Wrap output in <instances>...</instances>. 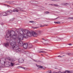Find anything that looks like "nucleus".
Masks as SVG:
<instances>
[{"instance_id":"obj_1","label":"nucleus","mask_w":73,"mask_h":73,"mask_svg":"<svg viewBox=\"0 0 73 73\" xmlns=\"http://www.w3.org/2000/svg\"><path fill=\"white\" fill-rule=\"evenodd\" d=\"M41 32V31H35L30 32L28 30H24V33L28 34L27 35L25 34L24 35H19V38L20 40H23V38H27L29 37H31L32 36H33V37H37L38 36L40 35Z\"/></svg>"},{"instance_id":"obj_2","label":"nucleus","mask_w":73,"mask_h":73,"mask_svg":"<svg viewBox=\"0 0 73 73\" xmlns=\"http://www.w3.org/2000/svg\"><path fill=\"white\" fill-rule=\"evenodd\" d=\"M10 45L11 46V47L12 49L15 50L16 52H18L19 53L21 52V49L19 48V45L16 44V40L13 41L11 42V41L10 42Z\"/></svg>"},{"instance_id":"obj_3","label":"nucleus","mask_w":73,"mask_h":73,"mask_svg":"<svg viewBox=\"0 0 73 73\" xmlns=\"http://www.w3.org/2000/svg\"><path fill=\"white\" fill-rule=\"evenodd\" d=\"M12 32H14V34H13L12 35V34H11V32L8 31L7 32L8 34H7L5 37L6 38H7H7H9V36H8V34H9V36L10 37L12 41H16V40L17 39V33H16L13 30H12Z\"/></svg>"},{"instance_id":"obj_4","label":"nucleus","mask_w":73,"mask_h":73,"mask_svg":"<svg viewBox=\"0 0 73 73\" xmlns=\"http://www.w3.org/2000/svg\"><path fill=\"white\" fill-rule=\"evenodd\" d=\"M14 12H19V11H23L25 12V11H23L24 10L23 8H21L20 7H17L16 8L14 9L13 10Z\"/></svg>"},{"instance_id":"obj_5","label":"nucleus","mask_w":73,"mask_h":73,"mask_svg":"<svg viewBox=\"0 0 73 73\" xmlns=\"http://www.w3.org/2000/svg\"><path fill=\"white\" fill-rule=\"evenodd\" d=\"M19 35L18 37H17V38H18V39H19L17 40V42L18 44V45H19L21 46H23V42L20 41V40H21L19 38Z\"/></svg>"},{"instance_id":"obj_6","label":"nucleus","mask_w":73,"mask_h":73,"mask_svg":"<svg viewBox=\"0 0 73 73\" xmlns=\"http://www.w3.org/2000/svg\"><path fill=\"white\" fill-rule=\"evenodd\" d=\"M12 12H14L13 11V10H9V11H7L6 12V13H5V14H7V15H3V16H8V15H10V14H11V13H12Z\"/></svg>"},{"instance_id":"obj_7","label":"nucleus","mask_w":73,"mask_h":73,"mask_svg":"<svg viewBox=\"0 0 73 73\" xmlns=\"http://www.w3.org/2000/svg\"><path fill=\"white\" fill-rule=\"evenodd\" d=\"M19 32L20 34H21V35H24V29H21L20 30H19Z\"/></svg>"},{"instance_id":"obj_8","label":"nucleus","mask_w":73,"mask_h":73,"mask_svg":"<svg viewBox=\"0 0 73 73\" xmlns=\"http://www.w3.org/2000/svg\"><path fill=\"white\" fill-rule=\"evenodd\" d=\"M18 61L19 63H23L24 61V60L23 58H21L18 59Z\"/></svg>"},{"instance_id":"obj_9","label":"nucleus","mask_w":73,"mask_h":73,"mask_svg":"<svg viewBox=\"0 0 73 73\" xmlns=\"http://www.w3.org/2000/svg\"><path fill=\"white\" fill-rule=\"evenodd\" d=\"M23 47L25 49H27L28 47V43H25L23 45Z\"/></svg>"},{"instance_id":"obj_10","label":"nucleus","mask_w":73,"mask_h":73,"mask_svg":"<svg viewBox=\"0 0 73 73\" xmlns=\"http://www.w3.org/2000/svg\"><path fill=\"white\" fill-rule=\"evenodd\" d=\"M53 39L54 40H58V39H59L60 38H59L57 36H53Z\"/></svg>"},{"instance_id":"obj_11","label":"nucleus","mask_w":73,"mask_h":73,"mask_svg":"<svg viewBox=\"0 0 73 73\" xmlns=\"http://www.w3.org/2000/svg\"><path fill=\"white\" fill-rule=\"evenodd\" d=\"M50 5L52 6H55V7H58L59 6V5L55 4H50Z\"/></svg>"},{"instance_id":"obj_12","label":"nucleus","mask_w":73,"mask_h":73,"mask_svg":"<svg viewBox=\"0 0 73 73\" xmlns=\"http://www.w3.org/2000/svg\"><path fill=\"white\" fill-rule=\"evenodd\" d=\"M62 5H69V3H64L62 4Z\"/></svg>"},{"instance_id":"obj_13","label":"nucleus","mask_w":73,"mask_h":73,"mask_svg":"<svg viewBox=\"0 0 73 73\" xmlns=\"http://www.w3.org/2000/svg\"><path fill=\"white\" fill-rule=\"evenodd\" d=\"M5 45L6 47H7L9 46V43L7 42L5 44Z\"/></svg>"},{"instance_id":"obj_14","label":"nucleus","mask_w":73,"mask_h":73,"mask_svg":"<svg viewBox=\"0 0 73 73\" xmlns=\"http://www.w3.org/2000/svg\"><path fill=\"white\" fill-rule=\"evenodd\" d=\"M36 66L38 67V68H42L43 66L40 65H38L37 64H36Z\"/></svg>"},{"instance_id":"obj_15","label":"nucleus","mask_w":73,"mask_h":73,"mask_svg":"<svg viewBox=\"0 0 73 73\" xmlns=\"http://www.w3.org/2000/svg\"><path fill=\"white\" fill-rule=\"evenodd\" d=\"M4 14H5V13L4 12H3L2 13H0V16H2L3 15H4Z\"/></svg>"},{"instance_id":"obj_16","label":"nucleus","mask_w":73,"mask_h":73,"mask_svg":"<svg viewBox=\"0 0 73 73\" xmlns=\"http://www.w3.org/2000/svg\"><path fill=\"white\" fill-rule=\"evenodd\" d=\"M29 46L30 48H32V45L31 44H30L29 45Z\"/></svg>"},{"instance_id":"obj_17","label":"nucleus","mask_w":73,"mask_h":73,"mask_svg":"<svg viewBox=\"0 0 73 73\" xmlns=\"http://www.w3.org/2000/svg\"><path fill=\"white\" fill-rule=\"evenodd\" d=\"M54 23H55V24H60V22L57 21V22H54Z\"/></svg>"},{"instance_id":"obj_18","label":"nucleus","mask_w":73,"mask_h":73,"mask_svg":"<svg viewBox=\"0 0 73 73\" xmlns=\"http://www.w3.org/2000/svg\"><path fill=\"white\" fill-rule=\"evenodd\" d=\"M7 59L8 60H9V61H13V60H12V59H11V58H10L9 57L7 58Z\"/></svg>"},{"instance_id":"obj_19","label":"nucleus","mask_w":73,"mask_h":73,"mask_svg":"<svg viewBox=\"0 0 73 73\" xmlns=\"http://www.w3.org/2000/svg\"><path fill=\"white\" fill-rule=\"evenodd\" d=\"M42 53H44V54H45V53H46L47 52L46 51H42Z\"/></svg>"},{"instance_id":"obj_20","label":"nucleus","mask_w":73,"mask_h":73,"mask_svg":"<svg viewBox=\"0 0 73 73\" xmlns=\"http://www.w3.org/2000/svg\"><path fill=\"white\" fill-rule=\"evenodd\" d=\"M34 61H35V62H38L39 61V60H34Z\"/></svg>"},{"instance_id":"obj_21","label":"nucleus","mask_w":73,"mask_h":73,"mask_svg":"<svg viewBox=\"0 0 73 73\" xmlns=\"http://www.w3.org/2000/svg\"><path fill=\"white\" fill-rule=\"evenodd\" d=\"M45 26H48V25H41L40 26V27H45Z\"/></svg>"},{"instance_id":"obj_22","label":"nucleus","mask_w":73,"mask_h":73,"mask_svg":"<svg viewBox=\"0 0 73 73\" xmlns=\"http://www.w3.org/2000/svg\"><path fill=\"white\" fill-rule=\"evenodd\" d=\"M11 66H13L14 65V64H13V63L11 62Z\"/></svg>"},{"instance_id":"obj_23","label":"nucleus","mask_w":73,"mask_h":73,"mask_svg":"<svg viewBox=\"0 0 73 73\" xmlns=\"http://www.w3.org/2000/svg\"><path fill=\"white\" fill-rule=\"evenodd\" d=\"M29 22L31 23H32L33 24H34V23H35V22H34L33 21H30Z\"/></svg>"},{"instance_id":"obj_24","label":"nucleus","mask_w":73,"mask_h":73,"mask_svg":"<svg viewBox=\"0 0 73 73\" xmlns=\"http://www.w3.org/2000/svg\"><path fill=\"white\" fill-rule=\"evenodd\" d=\"M45 13H46V14H49V11H46V12H45Z\"/></svg>"},{"instance_id":"obj_25","label":"nucleus","mask_w":73,"mask_h":73,"mask_svg":"<svg viewBox=\"0 0 73 73\" xmlns=\"http://www.w3.org/2000/svg\"><path fill=\"white\" fill-rule=\"evenodd\" d=\"M35 4H38V2L37 1H35Z\"/></svg>"},{"instance_id":"obj_26","label":"nucleus","mask_w":73,"mask_h":73,"mask_svg":"<svg viewBox=\"0 0 73 73\" xmlns=\"http://www.w3.org/2000/svg\"><path fill=\"white\" fill-rule=\"evenodd\" d=\"M68 19H71L72 20H73V17H69V18H68Z\"/></svg>"},{"instance_id":"obj_27","label":"nucleus","mask_w":73,"mask_h":73,"mask_svg":"<svg viewBox=\"0 0 73 73\" xmlns=\"http://www.w3.org/2000/svg\"><path fill=\"white\" fill-rule=\"evenodd\" d=\"M33 29H37V28H38V27H33Z\"/></svg>"},{"instance_id":"obj_28","label":"nucleus","mask_w":73,"mask_h":73,"mask_svg":"<svg viewBox=\"0 0 73 73\" xmlns=\"http://www.w3.org/2000/svg\"><path fill=\"white\" fill-rule=\"evenodd\" d=\"M17 68H23V69H25V68H23V67L18 66L17 67Z\"/></svg>"},{"instance_id":"obj_29","label":"nucleus","mask_w":73,"mask_h":73,"mask_svg":"<svg viewBox=\"0 0 73 73\" xmlns=\"http://www.w3.org/2000/svg\"><path fill=\"white\" fill-rule=\"evenodd\" d=\"M51 1H58V0H51Z\"/></svg>"},{"instance_id":"obj_30","label":"nucleus","mask_w":73,"mask_h":73,"mask_svg":"<svg viewBox=\"0 0 73 73\" xmlns=\"http://www.w3.org/2000/svg\"><path fill=\"white\" fill-rule=\"evenodd\" d=\"M67 55H68V56H70V55H71V54L67 53Z\"/></svg>"},{"instance_id":"obj_31","label":"nucleus","mask_w":73,"mask_h":73,"mask_svg":"<svg viewBox=\"0 0 73 73\" xmlns=\"http://www.w3.org/2000/svg\"><path fill=\"white\" fill-rule=\"evenodd\" d=\"M48 73H51L52 71H51V70H49L48 71Z\"/></svg>"},{"instance_id":"obj_32","label":"nucleus","mask_w":73,"mask_h":73,"mask_svg":"<svg viewBox=\"0 0 73 73\" xmlns=\"http://www.w3.org/2000/svg\"><path fill=\"white\" fill-rule=\"evenodd\" d=\"M38 53H42V51H40V50H38Z\"/></svg>"},{"instance_id":"obj_33","label":"nucleus","mask_w":73,"mask_h":73,"mask_svg":"<svg viewBox=\"0 0 73 73\" xmlns=\"http://www.w3.org/2000/svg\"><path fill=\"white\" fill-rule=\"evenodd\" d=\"M68 45H69L70 46V45H72V44H68Z\"/></svg>"},{"instance_id":"obj_34","label":"nucleus","mask_w":73,"mask_h":73,"mask_svg":"<svg viewBox=\"0 0 73 73\" xmlns=\"http://www.w3.org/2000/svg\"><path fill=\"white\" fill-rule=\"evenodd\" d=\"M58 17H58L57 18H56V19H54V20H56V19H58Z\"/></svg>"},{"instance_id":"obj_35","label":"nucleus","mask_w":73,"mask_h":73,"mask_svg":"<svg viewBox=\"0 0 73 73\" xmlns=\"http://www.w3.org/2000/svg\"><path fill=\"white\" fill-rule=\"evenodd\" d=\"M57 73H62L61 72L59 71V72H57Z\"/></svg>"},{"instance_id":"obj_36","label":"nucleus","mask_w":73,"mask_h":73,"mask_svg":"<svg viewBox=\"0 0 73 73\" xmlns=\"http://www.w3.org/2000/svg\"><path fill=\"white\" fill-rule=\"evenodd\" d=\"M44 41H48V40H45V39H44Z\"/></svg>"},{"instance_id":"obj_37","label":"nucleus","mask_w":73,"mask_h":73,"mask_svg":"<svg viewBox=\"0 0 73 73\" xmlns=\"http://www.w3.org/2000/svg\"><path fill=\"white\" fill-rule=\"evenodd\" d=\"M38 42V41L37 40H36V41H35V42Z\"/></svg>"},{"instance_id":"obj_38","label":"nucleus","mask_w":73,"mask_h":73,"mask_svg":"<svg viewBox=\"0 0 73 73\" xmlns=\"http://www.w3.org/2000/svg\"><path fill=\"white\" fill-rule=\"evenodd\" d=\"M52 73H57V72L56 73V72H53Z\"/></svg>"},{"instance_id":"obj_39","label":"nucleus","mask_w":73,"mask_h":73,"mask_svg":"<svg viewBox=\"0 0 73 73\" xmlns=\"http://www.w3.org/2000/svg\"><path fill=\"white\" fill-rule=\"evenodd\" d=\"M42 40H45V39H44V38H42Z\"/></svg>"},{"instance_id":"obj_40","label":"nucleus","mask_w":73,"mask_h":73,"mask_svg":"<svg viewBox=\"0 0 73 73\" xmlns=\"http://www.w3.org/2000/svg\"><path fill=\"white\" fill-rule=\"evenodd\" d=\"M7 7H10V6H9V5H7Z\"/></svg>"},{"instance_id":"obj_41","label":"nucleus","mask_w":73,"mask_h":73,"mask_svg":"<svg viewBox=\"0 0 73 73\" xmlns=\"http://www.w3.org/2000/svg\"><path fill=\"white\" fill-rule=\"evenodd\" d=\"M4 5H5V4H4Z\"/></svg>"},{"instance_id":"obj_42","label":"nucleus","mask_w":73,"mask_h":73,"mask_svg":"<svg viewBox=\"0 0 73 73\" xmlns=\"http://www.w3.org/2000/svg\"><path fill=\"white\" fill-rule=\"evenodd\" d=\"M58 57H60V56H58Z\"/></svg>"},{"instance_id":"obj_43","label":"nucleus","mask_w":73,"mask_h":73,"mask_svg":"<svg viewBox=\"0 0 73 73\" xmlns=\"http://www.w3.org/2000/svg\"><path fill=\"white\" fill-rule=\"evenodd\" d=\"M17 65H19V64H17Z\"/></svg>"},{"instance_id":"obj_44","label":"nucleus","mask_w":73,"mask_h":73,"mask_svg":"<svg viewBox=\"0 0 73 73\" xmlns=\"http://www.w3.org/2000/svg\"><path fill=\"white\" fill-rule=\"evenodd\" d=\"M64 56H65V55H63L62 56L64 57Z\"/></svg>"},{"instance_id":"obj_45","label":"nucleus","mask_w":73,"mask_h":73,"mask_svg":"<svg viewBox=\"0 0 73 73\" xmlns=\"http://www.w3.org/2000/svg\"><path fill=\"white\" fill-rule=\"evenodd\" d=\"M41 55L42 56H43V54H42Z\"/></svg>"},{"instance_id":"obj_46","label":"nucleus","mask_w":73,"mask_h":73,"mask_svg":"<svg viewBox=\"0 0 73 73\" xmlns=\"http://www.w3.org/2000/svg\"><path fill=\"white\" fill-rule=\"evenodd\" d=\"M43 69H44V68H43Z\"/></svg>"},{"instance_id":"obj_47","label":"nucleus","mask_w":73,"mask_h":73,"mask_svg":"<svg viewBox=\"0 0 73 73\" xmlns=\"http://www.w3.org/2000/svg\"><path fill=\"white\" fill-rule=\"evenodd\" d=\"M60 57H62V56H60Z\"/></svg>"},{"instance_id":"obj_48","label":"nucleus","mask_w":73,"mask_h":73,"mask_svg":"<svg viewBox=\"0 0 73 73\" xmlns=\"http://www.w3.org/2000/svg\"><path fill=\"white\" fill-rule=\"evenodd\" d=\"M0 61H1V60H0Z\"/></svg>"},{"instance_id":"obj_49","label":"nucleus","mask_w":73,"mask_h":73,"mask_svg":"<svg viewBox=\"0 0 73 73\" xmlns=\"http://www.w3.org/2000/svg\"><path fill=\"white\" fill-rule=\"evenodd\" d=\"M72 5H73V4H72Z\"/></svg>"}]
</instances>
